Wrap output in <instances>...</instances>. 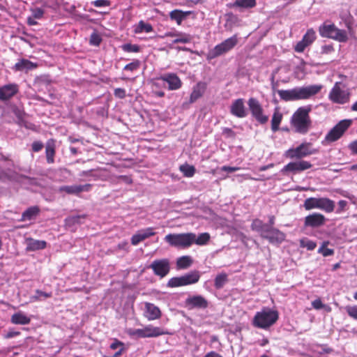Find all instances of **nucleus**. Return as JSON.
<instances>
[{"mask_svg": "<svg viewBox=\"0 0 357 357\" xmlns=\"http://www.w3.org/2000/svg\"><path fill=\"white\" fill-rule=\"evenodd\" d=\"M191 13L192 11H183L176 9L169 13V17L172 20L176 21L178 25H181L183 20Z\"/></svg>", "mask_w": 357, "mask_h": 357, "instance_id": "30", "label": "nucleus"}, {"mask_svg": "<svg viewBox=\"0 0 357 357\" xmlns=\"http://www.w3.org/2000/svg\"><path fill=\"white\" fill-rule=\"evenodd\" d=\"M92 185L86 183L84 185H63L59 189L60 192H66L68 195H79L82 192H89L91 190Z\"/></svg>", "mask_w": 357, "mask_h": 357, "instance_id": "18", "label": "nucleus"}, {"mask_svg": "<svg viewBox=\"0 0 357 357\" xmlns=\"http://www.w3.org/2000/svg\"><path fill=\"white\" fill-rule=\"evenodd\" d=\"M38 82L44 84H49L51 83V80L50 79L48 76H41L38 78Z\"/></svg>", "mask_w": 357, "mask_h": 357, "instance_id": "64", "label": "nucleus"}, {"mask_svg": "<svg viewBox=\"0 0 357 357\" xmlns=\"http://www.w3.org/2000/svg\"><path fill=\"white\" fill-rule=\"evenodd\" d=\"M43 296L45 298H50L52 296V293H47L41 290L37 289L36 291V295L31 297V301H37L40 299V297Z\"/></svg>", "mask_w": 357, "mask_h": 357, "instance_id": "49", "label": "nucleus"}, {"mask_svg": "<svg viewBox=\"0 0 357 357\" xmlns=\"http://www.w3.org/2000/svg\"><path fill=\"white\" fill-rule=\"evenodd\" d=\"M47 243L45 241L31 240L29 244L27 249L29 250H37L45 248Z\"/></svg>", "mask_w": 357, "mask_h": 357, "instance_id": "42", "label": "nucleus"}, {"mask_svg": "<svg viewBox=\"0 0 357 357\" xmlns=\"http://www.w3.org/2000/svg\"><path fill=\"white\" fill-rule=\"evenodd\" d=\"M37 67V64L29 60L22 59L16 63L13 69L16 71H22L24 70H29Z\"/></svg>", "mask_w": 357, "mask_h": 357, "instance_id": "32", "label": "nucleus"}, {"mask_svg": "<svg viewBox=\"0 0 357 357\" xmlns=\"http://www.w3.org/2000/svg\"><path fill=\"white\" fill-rule=\"evenodd\" d=\"M18 91L19 86L17 84L12 83L3 85L0 87V100H8L16 95Z\"/></svg>", "mask_w": 357, "mask_h": 357, "instance_id": "21", "label": "nucleus"}, {"mask_svg": "<svg viewBox=\"0 0 357 357\" xmlns=\"http://www.w3.org/2000/svg\"><path fill=\"white\" fill-rule=\"evenodd\" d=\"M116 183H119L121 182H123L126 184H131L132 183V179L130 176L126 175H121L116 178V180L114 181Z\"/></svg>", "mask_w": 357, "mask_h": 357, "instance_id": "53", "label": "nucleus"}, {"mask_svg": "<svg viewBox=\"0 0 357 357\" xmlns=\"http://www.w3.org/2000/svg\"><path fill=\"white\" fill-rule=\"evenodd\" d=\"M237 43L238 38L236 36H233L225 40L208 51L206 54V59L211 60L228 52L236 45Z\"/></svg>", "mask_w": 357, "mask_h": 357, "instance_id": "8", "label": "nucleus"}, {"mask_svg": "<svg viewBox=\"0 0 357 357\" xmlns=\"http://www.w3.org/2000/svg\"><path fill=\"white\" fill-rule=\"evenodd\" d=\"M200 277L201 275L198 271H192L182 275L185 286L198 282Z\"/></svg>", "mask_w": 357, "mask_h": 357, "instance_id": "31", "label": "nucleus"}, {"mask_svg": "<svg viewBox=\"0 0 357 357\" xmlns=\"http://www.w3.org/2000/svg\"><path fill=\"white\" fill-rule=\"evenodd\" d=\"M286 235L278 229L273 227L268 226L262 238L267 239L271 243L280 244L285 239Z\"/></svg>", "mask_w": 357, "mask_h": 357, "instance_id": "14", "label": "nucleus"}, {"mask_svg": "<svg viewBox=\"0 0 357 357\" xmlns=\"http://www.w3.org/2000/svg\"><path fill=\"white\" fill-rule=\"evenodd\" d=\"M124 343L117 339H114V342L110 344V349L115 350L119 349L120 347L124 346Z\"/></svg>", "mask_w": 357, "mask_h": 357, "instance_id": "59", "label": "nucleus"}, {"mask_svg": "<svg viewBox=\"0 0 357 357\" xmlns=\"http://www.w3.org/2000/svg\"><path fill=\"white\" fill-rule=\"evenodd\" d=\"M230 113L238 118H244L248 112L243 98H238L234 100L230 106Z\"/></svg>", "mask_w": 357, "mask_h": 357, "instance_id": "20", "label": "nucleus"}, {"mask_svg": "<svg viewBox=\"0 0 357 357\" xmlns=\"http://www.w3.org/2000/svg\"><path fill=\"white\" fill-rule=\"evenodd\" d=\"M96 7H105L110 5L109 0H96L91 3Z\"/></svg>", "mask_w": 357, "mask_h": 357, "instance_id": "56", "label": "nucleus"}, {"mask_svg": "<svg viewBox=\"0 0 357 357\" xmlns=\"http://www.w3.org/2000/svg\"><path fill=\"white\" fill-rule=\"evenodd\" d=\"M144 317L149 321L160 319L162 313L158 307L151 303H144Z\"/></svg>", "mask_w": 357, "mask_h": 357, "instance_id": "23", "label": "nucleus"}, {"mask_svg": "<svg viewBox=\"0 0 357 357\" xmlns=\"http://www.w3.org/2000/svg\"><path fill=\"white\" fill-rule=\"evenodd\" d=\"M300 246L305 248L308 250H313L316 248L317 243L312 240L304 238L300 240Z\"/></svg>", "mask_w": 357, "mask_h": 357, "instance_id": "47", "label": "nucleus"}, {"mask_svg": "<svg viewBox=\"0 0 357 357\" xmlns=\"http://www.w3.org/2000/svg\"><path fill=\"white\" fill-rule=\"evenodd\" d=\"M56 154V144L53 139L47 140L45 144V156L48 164L54 162V156Z\"/></svg>", "mask_w": 357, "mask_h": 357, "instance_id": "28", "label": "nucleus"}, {"mask_svg": "<svg viewBox=\"0 0 357 357\" xmlns=\"http://www.w3.org/2000/svg\"><path fill=\"white\" fill-rule=\"evenodd\" d=\"M192 259L190 256H182L176 260L177 269H186L189 268L192 264Z\"/></svg>", "mask_w": 357, "mask_h": 357, "instance_id": "36", "label": "nucleus"}, {"mask_svg": "<svg viewBox=\"0 0 357 357\" xmlns=\"http://www.w3.org/2000/svg\"><path fill=\"white\" fill-rule=\"evenodd\" d=\"M194 233L169 234L165 240L171 245L179 248H186L193 244Z\"/></svg>", "mask_w": 357, "mask_h": 357, "instance_id": "5", "label": "nucleus"}, {"mask_svg": "<svg viewBox=\"0 0 357 357\" xmlns=\"http://www.w3.org/2000/svg\"><path fill=\"white\" fill-rule=\"evenodd\" d=\"M334 47L332 44L324 45L321 47V54H329L334 52Z\"/></svg>", "mask_w": 357, "mask_h": 357, "instance_id": "54", "label": "nucleus"}, {"mask_svg": "<svg viewBox=\"0 0 357 357\" xmlns=\"http://www.w3.org/2000/svg\"><path fill=\"white\" fill-rule=\"evenodd\" d=\"M338 208L336 211L337 213H340L344 211L347 206V202L345 200H340L337 203Z\"/></svg>", "mask_w": 357, "mask_h": 357, "instance_id": "60", "label": "nucleus"}, {"mask_svg": "<svg viewBox=\"0 0 357 357\" xmlns=\"http://www.w3.org/2000/svg\"><path fill=\"white\" fill-rule=\"evenodd\" d=\"M348 148L353 155H357V139L349 143Z\"/></svg>", "mask_w": 357, "mask_h": 357, "instance_id": "61", "label": "nucleus"}, {"mask_svg": "<svg viewBox=\"0 0 357 357\" xmlns=\"http://www.w3.org/2000/svg\"><path fill=\"white\" fill-rule=\"evenodd\" d=\"M282 119V114L278 110H275L271 119V130L273 132H275L279 130V126Z\"/></svg>", "mask_w": 357, "mask_h": 357, "instance_id": "37", "label": "nucleus"}, {"mask_svg": "<svg viewBox=\"0 0 357 357\" xmlns=\"http://www.w3.org/2000/svg\"><path fill=\"white\" fill-rule=\"evenodd\" d=\"M155 234L153 227H148L144 229L139 230L131 238V243L133 245H138L140 242L144 240L153 236Z\"/></svg>", "mask_w": 357, "mask_h": 357, "instance_id": "22", "label": "nucleus"}, {"mask_svg": "<svg viewBox=\"0 0 357 357\" xmlns=\"http://www.w3.org/2000/svg\"><path fill=\"white\" fill-rule=\"evenodd\" d=\"M240 169L238 167L222 166L221 170L227 172H234Z\"/></svg>", "mask_w": 357, "mask_h": 357, "instance_id": "62", "label": "nucleus"}, {"mask_svg": "<svg viewBox=\"0 0 357 357\" xmlns=\"http://www.w3.org/2000/svg\"><path fill=\"white\" fill-rule=\"evenodd\" d=\"M10 321L13 324L26 325L30 323L31 319L24 312L20 311L11 316Z\"/></svg>", "mask_w": 357, "mask_h": 357, "instance_id": "29", "label": "nucleus"}, {"mask_svg": "<svg viewBox=\"0 0 357 357\" xmlns=\"http://www.w3.org/2000/svg\"><path fill=\"white\" fill-rule=\"evenodd\" d=\"M248 105L251 114L261 124H265L268 121V116L264 114V109L259 100L255 98H249Z\"/></svg>", "mask_w": 357, "mask_h": 357, "instance_id": "11", "label": "nucleus"}, {"mask_svg": "<svg viewBox=\"0 0 357 357\" xmlns=\"http://www.w3.org/2000/svg\"><path fill=\"white\" fill-rule=\"evenodd\" d=\"M312 108L310 105L301 107L294 113L291 119V124L296 132L306 134L312 124L309 115Z\"/></svg>", "mask_w": 357, "mask_h": 357, "instance_id": "2", "label": "nucleus"}, {"mask_svg": "<svg viewBox=\"0 0 357 357\" xmlns=\"http://www.w3.org/2000/svg\"><path fill=\"white\" fill-rule=\"evenodd\" d=\"M184 303L185 307L188 310L206 309L208 307V301L202 295L190 296Z\"/></svg>", "mask_w": 357, "mask_h": 357, "instance_id": "13", "label": "nucleus"}, {"mask_svg": "<svg viewBox=\"0 0 357 357\" xmlns=\"http://www.w3.org/2000/svg\"><path fill=\"white\" fill-rule=\"evenodd\" d=\"M345 310L350 317L357 320V305L347 306Z\"/></svg>", "mask_w": 357, "mask_h": 357, "instance_id": "51", "label": "nucleus"}, {"mask_svg": "<svg viewBox=\"0 0 357 357\" xmlns=\"http://www.w3.org/2000/svg\"><path fill=\"white\" fill-rule=\"evenodd\" d=\"M149 268H151L154 275L160 278H165L170 271V261L167 258L155 259L149 265Z\"/></svg>", "mask_w": 357, "mask_h": 357, "instance_id": "12", "label": "nucleus"}, {"mask_svg": "<svg viewBox=\"0 0 357 357\" xmlns=\"http://www.w3.org/2000/svg\"><path fill=\"white\" fill-rule=\"evenodd\" d=\"M312 167V165L306 160H298L296 162H291L283 167L281 169V172L282 174H285L287 172H291L293 174H296L308 169H310Z\"/></svg>", "mask_w": 357, "mask_h": 357, "instance_id": "15", "label": "nucleus"}, {"mask_svg": "<svg viewBox=\"0 0 357 357\" xmlns=\"http://www.w3.org/2000/svg\"><path fill=\"white\" fill-rule=\"evenodd\" d=\"M101 41H102V38L98 33L93 32L91 33V35L90 36V40H89V43L91 45H94V46H99Z\"/></svg>", "mask_w": 357, "mask_h": 357, "instance_id": "50", "label": "nucleus"}, {"mask_svg": "<svg viewBox=\"0 0 357 357\" xmlns=\"http://www.w3.org/2000/svg\"><path fill=\"white\" fill-rule=\"evenodd\" d=\"M144 329L146 337H156L167 333L161 328L153 326L152 325L145 326Z\"/></svg>", "mask_w": 357, "mask_h": 357, "instance_id": "35", "label": "nucleus"}, {"mask_svg": "<svg viewBox=\"0 0 357 357\" xmlns=\"http://www.w3.org/2000/svg\"><path fill=\"white\" fill-rule=\"evenodd\" d=\"M312 305L315 310H321L322 308L326 307V305L322 303L319 298L313 301L312 302Z\"/></svg>", "mask_w": 357, "mask_h": 357, "instance_id": "55", "label": "nucleus"}, {"mask_svg": "<svg viewBox=\"0 0 357 357\" xmlns=\"http://www.w3.org/2000/svg\"><path fill=\"white\" fill-rule=\"evenodd\" d=\"M279 318L277 310L269 307H264L261 311L256 312L252 325L258 328L267 329L276 323Z\"/></svg>", "mask_w": 357, "mask_h": 357, "instance_id": "3", "label": "nucleus"}, {"mask_svg": "<svg viewBox=\"0 0 357 357\" xmlns=\"http://www.w3.org/2000/svg\"><path fill=\"white\" fill-rule=\"evenodd\" d=\"M31 15L26 18L27 24L29 26H35L38 24L36 20H41L44 17L45 10L41 8H30Z\"/></svg>", "mask_w": 357, "mask_h": 357, "instance_id": "27", "label": "nucleus"}, {"mask_svg": "<svg viewBox=\"0 0 357 357\" xmlns=\"http://www.w3.org/2000/svg\"><path fill=\"white\" fill-rule=\"evenodd\" d=\"M341 82H336L329 93V99L335 103L344 104L349 102L350 93L348 90L343 89Z\"/></svg>", "mask_w": 357, "mask_h": 357, "instance_id": "10", "label": "nucleus"}, {"mask_svg": "<svg viewBox=\"0 0 357 357\" xmlns=\"http://www.w3.org/2000/svg\"><path fill=\"white\" fill-rule=\"evenodd\" d=\"M21 177L24 176L12 169H2L0 168V181H20Z\"/></svg>", "mask_w": 357, "mask_h": 357, "instance_id": "26", "label": "nucleus"}, {"mask_svg": "<svg viewBox=\"0 0 357 357\" xmlns=\"http://www.w3.org/2000/svg\"><path fill=\"white\" fill-rule=\"evenodd\" d=\"M167 286L170 288H175L185 285L183 282V279L182 276H180L170 278L167 282Z\"/></svg>", "mask_w": 357, "mask_h": 357, "instance_id": "44", "label": "nucleus"}, {"mask_svg": "<svg viewBox=\"0 0 357 357\" xmlns=\"http://www.w3.org/2000/svg\"><path fill=\"white\" fill-rule=\"evenodd\" d=\"M251 228L252 230L258 231L260 234V236L262 237V234L266 228H268V225L264 223L259 219H255L252 221L251 224Z\"/></svg>", "mask_w": 357, "mask_h": 357, "instance_id": "39", "label": "nucleus"}, {"mask_svg": "<svg viewBox=\"0 0 357 357\" xmlns=\"http://www.w3.org/2000/svg\"><path fill=\"white\" fill-rule=\"evenodd\" d=\"M114 94L116 98L123 99L126 96V90L122 88H116L114 89Z\"/></svg>", "mask_w": 357, "mask_h": 357, "instance_id": "57", "label": "nucleus"}, {"mask_svg": "<svg viewBox=\"0 0 357 357\" xmlns=\"http://www.w3.org/2000/svg\"><path fill=\"white\" fill-rule=\"evenodd\" d=\"M256 0H236L227 5L230 8H237L240 12L255 7Z\"/></svg>", "mask_w": 357, "mask_h": 357, "instance_id": "25", "label": "nucleus"}, {"mask_svg": "<svg viewBox=\"0 0 357 357\" xmlns=\"http://www.w3.org/2000/svg\"><path fill=\"white\" fill-rule=\"evenodd\" d=\"M319 31L322 37L332 38L341 43L347 42L348 40L347 31L338 29L334 24H324L319 26Z\"/></svg>", "mask_w": 357, "mask_h": 357, "instance_id": "7", "label": "nucleus"}, {"mask_svg": "<svg viewBox=\"0 0 357 357\" xmlns=\"http://www.w3.org/2000/svg\"><path fill=\"white\" fill-rule=\"evenodd\" d=\"M351 124V119L341 120L328 131L324 137V141L327 143L336 142L344 135Z\"/></svg>", "mask_w": 357, "mask_h": 357, "instance_id": "9", "label": "nucleus"}, {"mask_svg": "<svg viewBox=\"0 0 357 357\" xmlns=\"http://www.w3.org/2000/svg\"><path fill=\"white\" fill-rule=\"evenodd\" d=\"M207 88V84L204 82H197L192 88L190 96V103H193L203 96Z\"/></svg>", "mask_w": 357, "mask_h": 357, "instance_id": "24", "label": "nucleus"}, {"mask_svg": "<svg viewBox=\"0 0 357 357\" xmlns=\"http://www.w3.org/2000/svg\"><path fill=\"white\" fill-rule=\"evenodd\" d=\"M316 38V33L314 29H307L302 40L296 45L294 50L298 53L304 52L305 49L310 45L315 40Z\"/></svg>", "mask_w": 357, "mask_h": 357, "instance_id": "16", "label": "nucleus"}, {"mask_svg": "<svg viewBox=\"0 0 357 357\" xmlns=\"http://www.w3.org/2000/svg\"><path fill=\"white\" fill-rule=\"evenodd\" d=\"M140 62L139 60H135L125 66L124 70L128 71H135L139 68Z\"/></svg>", "mask_w": 357, "mask_h": 357, "instance_id": "52", "label": "nucleus"}, {"mask_svg": "<svg viewBox=\"0 0 357 357\" xmlns=\"http://www.w3.org/2000/svg\"><path fill=\"white\" fill-rule=\"evenodd\" d=\"M335 202L326 197H309L304 201L303 207L310 211L319 208L326 213H331L335 209Z\"/></svg>", "mask_w": 357, "mask_h": 357, "instance_id": "4", "label": "nucleus"}, {"mask_svg": "<svg viewBox=\"0 0 357 357\" xmlns=\"http://www.w3.org/2000/svg\"><path fill=\"white\" fill-rule=\"evenodd\" d=\"M179 169L185 177H192L196 172L194 166L188 164L181 165Z\"/></svg>", "mask_w": 357, "mask_h": 357, "instance_id": "43", "label": "nucleus"}, {"mask_svg": "<svg viewBox=\"0 0 357 357\" xmlns=\"http://www.w3.org/2000/svg\"><path fill=\"white\" fill-rule=\"evenodd\" d=\"M227 280V275L225 273L218 274L214 280V286L215 289H220L222 288Z\"/></svg>", "mask_w": 357, "mask_h": 357, "instance_id": "41", "label": "nucleus"}, {"mask_svg": "<svg viewBox=\"0 0 357 357\" xmlns=\"http://www.w3.org/2000/svg\"><path fill=\"white\" fill-rule=\"evenodd\" d=\"M86 217V214L69 216L65 219L66 226L71 227L76 225H82Z\"/></svg>", "mask_w": 357, "mask_h": 357, "instance_id": "33", "label": "nucleus"}, {"mask_svg": "<svg viewBox=\"0 0 357 357\" xmlns=\"http://www.w3.org/2000/svg\"><path fill=\"white\" fill-rule=\"evenodd\" d=\"M317 153L319 149L312 148V143L303 142L296 148L289 149L284 153V156L290 159H301Z\"/></svg>", "mask_w": 357, "mask_h": 357, "instance_id": "6", "label": "nucleus"}, {"mask_svg": "<svg viewBox=\"0 0 357 357\" xmlns=\"http://www.w3.org/2000/svg\"><path fill=\"white\" fill-rule=\"evenodd\" d=\"M328 244V241H324L321 246L318 250V252L321 254L324 257L331 256L334 254V250L333 249L327 248Z\"/></svg>", "mask_w": 357, "mask_h": 357, "instance_id": "46", "label": "nucleus"}, {"mask_svg": "<svg viewBox=\"0 0 357 357\" xmlns=\"http://www.w3.org/2000/svg\"><path fill=\"white\" fill-rule=\"evenodd\" d=\"M192 40V37L185 33H177L176 38L173 40V43H189Z\"/></svg>", "mask_w": 357, "mask_h": 357, "instance_id": "45", "label": "nucleus"}, {"mask_svg": "<svg viewBox=\"0 0 357 357\" xmlns=\"http://www.w3.org/2000/svg\"><path fill=\"white\" fill-rule=\"evenodd\" d=\"M20 334L19 331H15L13 330H10L5 335L4 337L6 339H10L13 337L17 336Z\"/></svg>", "mask_w": 357, "mask_h": 357, "instance_id": "63", "label": "nucleus"}, {"mask_svg": "<svg viewBox=\"0 0 357 357\" xmlns=\"http://www.w3.org/2000/svg\"><path fill=\"white\" fill-rule=\"evenodd\" d=\"M122 50L126 52H138L140 50V47L137 45H132L130 43H126L121 46Z\"/></svg>", "mask_w": 357, "mask_h": 357, "instance_id": "48", "label": "nucleus"}, {"mask_svg": "<svg viewBox=\"0 0 357 357\" xmlns=\"http://www.w3.org/2000/svg\"><path fill=\"white\" fill-rule=\"evenodd\" d=\"M43 148V144L40 141H34L31 144V149L33 152H38Z\"/></svg>", "mask_w": 357, "mask_h": 357, "instance_id": "58", "label": "nucleus"}, {"mask_svg": "<svg viewBox=\"0 0 357 357\" xmlns=\"http://www.w3.org/2000/svg\"><path fill=\"white\" fill-rule=\"evenodd\" d=\"M210 234L207 232L202 233L198 236L194 234L193 244L195 243L198 245H204L208 243L210 240Z\"/></svg>", "mask_w": 357, "mask_h": 357, "instance_id": "40", "label": "nucleus"}, {"mask_svg": "<svg viewBox=\"0 0 357 357\" xmlns=\"http://www.w3.org/2000/svg\"><path fill=\"white\" fill-rule=\"evenodd\" d=\"M40 213V208L38 206H31L28 208L22 214L21 221L31 220L36 218Z\"/></svg>", "mask_w": 357, "mask_h": 357, "instance_id": "34", "label": "nucleus"}, {"mask_svg": "<svg viewBox=\"0 0 357 357\" xmlns=\"http://www.w3.org/2000/svg\"><path fill=\"white\" fill-rule=\"evenodd\" d=\"M153 27L151 24L146 23L143 20L139 22L138 24L135 27L134 32L135 33H141L143 32L150 33L153 31Z\"/></svg>", "mask_w": 357, "mask_h": 357, "instance_id": "38", "label": "nucleus"}, {"mask_svg": "<svg viewBox=\"0 0 357 357\" xmlns=\"http://www.w3.org/2000/svg\"><path fill=\"white\" fill-rule=\"evenodd\" d=\"M168 84V89L171 91L178 90L182 86L181 79L175 73H167L158 78Z\"/></svg>", "mask_w": 357, "mask_h": 357, "instance_id": "19", "label": "nucleus"}, {"mask_svg": "<svg viewBox=\"0 0 357 357\" xmlns=\"http://www.w3.org/2000/svg\"><path fill=\"white\" fill-rule=\"evenodd\" d=\"M321 85H309L295 87L291 89L279 90L278 93L281 100L285 102L309 99L317 94L321 89Z\"/></svg>", "mask_w": 357, "mask_h": 357, "instance_id": "1", "label": "nucleus"}, {"mask_svg": "<svg viewBox=\"0 0 357 357\" xmlns=\"http://www.w3.org/2000/svg\"><path fill=\"white\" fill-rule=\"evenodd\" d=\"M326 217L319 213H313L307 215L304 220L305 227L317 228L325 225Z\"/></svg>", "mask_w": 357, "mask_h": 357, "instance_id": "17", "label": "nucleus"}]
</instances>
